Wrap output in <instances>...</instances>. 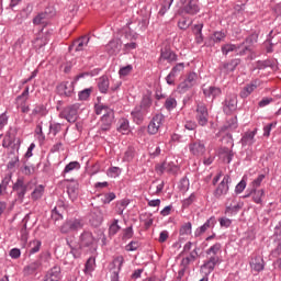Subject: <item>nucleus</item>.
<instances>
[{
    "instance_id": "obj_53",
    "label": "nucleus",
    "mask_w": 281,
    "mask_h": 281,
    "mask_svg": "<svg viewBox=\"0 0 281 281\" xmlns=\"http://www.w3.org/2000/svg\"><path fill=\"white\" fill-rule=\"evenodd\" d=\"M180 192H188L190 190V180L188 178H182L179 182Z\"/></svg>"
},
{
    "instance_id": "obj_29",
    "label": "nucleus",
    "mask_w": 281,
    "mask_h": 281,
    "mask_svg": "<svg viewBox=\"0 0 281 281\" xmlns=\"http://www.w3.org/2000/svg\"><path fill=\"white\" fill-rule=\"evenodd\" d=\"M27 221H30V215H25L23 218V227L20 231V239L23 243V245H27V240L30 238V232H27Z\"/></svg>"
},
{
    "instance_id": "obj_3",
    "label": "nucleus",
    "mask_w": 281,
    "mask_h": 281,
    "mask_svg": "<svg viewBox=\"0 0 281 281\" xmlns=\"http://www.w3.org/2000/svg\"><path fill=\"white\" fill-rule=\"evenodd\" d=\"M82 227H85V221L80 217H72L65 221L60 226V232L61 234H71L74 232H79Z\"/></svg>"
},
{
    "instance_id": "obj_54",
    "label": "nucleus",
    "mask_w": 281,
    "mask_h": 281,
    "mask_svg": "<svg viewBox=\"0 0 281 281\" xmlns=\"http://www.w3.org/2000/svg\"><path fill=\"white\" fill-rule=\"evenodd\" d=\"M181 236H190L192 234V223L188 222L187 224L182 225L180 228Z\"/></svg>"
},
{
    "instance_id": "obj_55",
    "label": "nucleus",
    "mask_w": 281,
    "mask_h": 281,
    "mask_svg": "<svg viewBox=\"0 0 281 281\" xmlns=\"http://www.w3.org/2000/svg\"><path fill=\"white\" fill-rule=\"evenodd\" d=\"M91 91H92L91 88H86V89L81 90L78 93L79 100H81V101L89 100V98H91Z\"/></svg>"
},
{
    "instance_id": "obj_28",
    "label": "nucleus",
    "mask_w": 281,
    "mask_h": 281,
    "mask_svg": "<svg viewBox=\"0 0 281 281\" xmlns=\"http://www.w3.org/2000/svg\"><path fill=\"white\" fill-rule=\"evenodd\" d=\"M131 115H132L135 124H142V122H144V117H146V115H148V114L146 112H144V110H142V108H139L137 105L131 112Z\"/></svg>"
},
{
    "instance_id": "obj_14",
    "label": "nucleus",
    "mask_w": 281,
    "mask_h": 281,
    "mask_svg": "<svg viewBox=\"0 0 281 281\" xmlns=\"http://www.w3.org/2000/svg\"><path fill=\"white\" fill-rule=\"evenodd\" d=\"M59 116L63 117L64 120H67V122H69L70 124H74V122L78 120V106L69 105L65 108L60 112Z\"/></svg>"
},
{
    "instance_id": "obj_6",
    "label": "nucleus",
    "mask_w": 281,
    "mask_h": 281,
    "mask_svg": "<svg viewBox=\"0 0 281 281\" xmlns=\"http://www.w3.org/2000/svg\"><path fill=\"white\" fill-rule=\"evenodd\" d=\"M195 120L199 126H207V122L210 121V112H207V106L204 103L196 105Z\"/></svg>"
},
{
    "instance_id": "obj_30",
    "label": "nucleus",
    "mask_w": 281,
    "mask_h": 281,
    "mask_svg": "<svg viewBox=\"0 0 281 281\" xmlns=\"http://www.w3.org/2000/svg\"><path fill=\"white\" fill-rule=\"evenodd\" d=\"M27 100H30V87L26 86L23 92L15 98L16 106H21L26 104Z\"/></svg>"
},
{
    "instance_id": "obj_11",
    "label": "nucleus",
    "mask_w": 281,
    "mask_h": 281,
    "mask_svg": "<svg viewBox=\"0 0 281 281\" xmlns=\"http://www.w3.org/2000/svg\"><path fill=\"white\" fill-rule=\"evenodd\" d=\"M229 183H232V177L229 175L224 176L213 193L215 199H221V196H225L229 192Z\"/></svg>"
},
{
    "instance_id": "obj_16",
    "label": "nucleus",
    "mask_w": 281,
    "mask_h": 281,
    "mask_svg": "<svg viewBox=\"0 0 281 281\" xmlns=\"http://www.w3.org/2000/svg\"><path fill=\"white\" fill-rule=\"evenodd\" d=\"M159 60L160 63L166 60L169 65H172L179 60V55H177V53H175L170 47H165L160 50Z\"/></svg>"
},
{
    "instance_id": "obj_63",
    "label": "nucleus",
    "mask_w": 281,
    "mask_h": 281,
    "mask_svg": "<svg viewBox=\"0 0 281 281\" xmlns=\"http://www.w3.org/2000/svg\"><path fill=\"white\" fill-rule=\"evenodd\" d=\"M34 25H45V13H40L33 19Z\"/></svg>"
},
{
    "instance_id": "obj_27",
    "label": "nucleus",
    "mask_w": 281,
    "mask_h": 281,
    "mask_svg": "<svg viewBox=\"0 0 281 281\" xmlns=\"http://www.w3.org/2000/svg\"><path fill=\"white\" fill-rule=\"evenodd\" d=\"M238 65H240V60L239 59H232L228 63H224L221 67V71L223 74H232L234 71H236V67H238Z\"/></svg>"
},
{
    "instance_id": "obj_5",
    "label": "nucleus",
    "mask_w": 281,
    "mask_h": 281,
    "mask_svg": "<svg viewBox=\"0 0 281 281\" xmlns=\"http://www.w3.org/2000/svg\"><path fill=\"white\" fill-rule=\"evenodd\" d=\"M243 210V202L238 201L235 196L226 200L224 214L227 216H236Z\"/></svg>"
},
{
    "instance_id": "obj_49",
    "label": "nucleus",
    "mask_w": 281,
    "mask_h": 281,
    "mask_svg": "<svg viewBox=\"0 0 281 281\" xmlns=\"http://www.w3.org/2000/svg\"><path fill=\"white\" fill-rule=\"evenodd\" d=\"M227 37V34L223 31H216L213 33L212 40L214 43H223L225 38Z\"/></svg>"
},
{
    "instance_id": "obj_40",
    "label": "nucleus",
    "mask_w": 281,
    "mask_h": 281,
    "mask_svg": "<svg viewBox=\"0 0 281 281\" xmlns=\"http://www.w3.org/2000/svg\"><path fill=\"white\" fill-rule=\"evenodd\" d=\"M117 131L119 133H122V135H128V133H131V126H130L128 120L122 119L120 121Z\"/></svg>"
},
{
    "instance_id": "obj_57",
    "label": "nucleus",
    "mask_w": 281,
    "mask_h": 281,
    "mask_svg": "<svg viewBox=\"0 0 281 281\" xmlns=\"http://www.w3.org/2000/svg\"><path fill=\"white\" fill-rule=\"evenodd\" d=\"M132 71H133V66L132 65H127V66L122 67L119 70V76L121 78H126V76H128V74H131Z\"/></svg>"
},
{
    "instance_id": "obj_12",
    "label": "nucleus",
    "mask_w": 281,
    "mask_h": 281,
    "mask_svg": "<svg viewBox=\"0 0 281 281\" xmlns=\"http://www.w3.org/2000/svg\"><path fill=\"white\" fill-rule=\"evenodd\" d=\"M237 108H238V99L236 94L226 95L223 102L224 113H226V115H231V113H234V111H236Z\"/></svg>"
},
{
    "instance_id": "obj_33",
    "label": "nucleus",
    "mask_w": 281,
    "mask_h": 281,
    "mask_svg": "<svg viewBox=\"0 0 281 281\" xmlns=\"http://www.w3.org/2000/svg\"><path fill=\"white\" fill-rule=\"evenodd\" d=\"M89 45V36H82L79 40H76L72 44V47H75L76 52H82L85 47Z\"/></svg>"
},
{
    "instance_id": "obj_15",
    "label": "nucleus",
    "mask_w": 281,
    "mask_h": 281,
    "mask_svg": "<svg viewBox=\"0 0 281 281\" xmlns=\"http://www.w3.org/2000/svg\"><path fill=\"white\" fill-rule=\"evenodd\" d=\"M260 85H262V81H260V79H255V80L250 81L239 92L240 98L243 100L249 98L254 93V91H256V89H258V87H260Z\"/></svg>"
},
{
    "instance_id": "obj_10",
    "label": "nucleus",
    "mask_w": 281,
    "mask_h": 281,
    "mask_svg": "<svg viewBox=\"0 0 281 281\" xmlns=\"http://www.w3.org/2000/svg\"><path fill=\"white\" fill-rule=\"evenodd\" d=\"M184 69H186V64L184 63L176 64L171 68L170 72L167 75V77L165 78L167 85H169L170 87H175L177 76H179V74L183 72Z\"/></svg>"
},
{
    "instance_id": "obj_45",
    "label": "nucleus",
    "mask_w": 281,
    "mask_h": 281,
    "mask_svg": "<svg viewBox=\"0 0 281 281\" xmlns=\"http://www.w3.org/2000/svg\"><path fill=\"white\" fill-rule=\"evenodd\" d=\"M254 193H252V201L254 203H257L258 205H260V203H262V196H265V190L260 189V190H256L252 189Z\"/></svg>"
},
{
    "instance_id": "obj_38",
    "label": "nucleus",
    "mask_w": 281,
    "mask_h": 281,
    "mask_svg": "<svg viewBox=\"0 0 281 281\" xmlns=\"http://www.w3.org/2000/svg\"><path fill=\"white\" fill-rule=\"evenodd\" d=\"M74 170H80V162L70 161L68 165H66L61 175H63V177H65L66 175H69V172H74Z\"/></svg>"
},
{
    "instance_id": "obj_32",
    "label": "nucleus",
    "mask_w": 281,
    "mask_h": 281,
    "mask_svg": "<svg viewBox=\"0 0 281 281\" xmlns=\"http://www.w3.org/2000/svg\"><path fill=\"white\" fill-rule=\"evenodd\" d=\"M150 106H153V99H150V95H148V94L143 95V99H142L138 108L143 112H146L148 114V113H150Z\"/></svg>"
},
{
    "instance_id": "obj_52",
    "label": "nucleus",
    "mask_w": 281,
    "mask_h": 281,
    "mask_svg": "<svg viewBox=\"0 0 281 281\" xmlns=\"http://www.w3.org/2000/svg\"><path fill=\"white\" fill-rule=\"evenodd\" d=\"M128 200H121L116 203V213L122 215L124 214V210L128 207Z\"/></svg>"
},
{
    "instance_id": "obj_51",
    "label": "nucleus",
    "mask_w": 281,
    "mask_h": 281,
    "mask_svg": "<svg viewBox=\"0 0 281 281\" xmlns=\"http://www.w3.org/2000/svg\"><path fill=\"white\" fill-rule=\"evenodd\" d=\"M133 159H135V149H133V147H128L124 153L123 161H127L130 164Z\"/></svg>"
},
{
    "instance_id": "obj_48",
    "label": "nucleus",
    "mask_w": 281,
    "mask_h": 281,
    "mask_svg": "<svg viewBox=\"0 0 281 281\" xmlns=\"http://www.w3.org/2000/svg\"><path fill=\"white\" fill-rule=\"evenodd\" d=\"M196 201V193H191L189 198L182 200V210H188Z\"/></svg>"
},
{
    "instance_id": "obj_18",
    "label": "nucleus",
    "mask_w": 281,
    "mask_h": 281,
    "mask_svg": "<svg viewBox=\"0 0 281 281\" xmlns=\"http://www.w3.org/2000/svg\"><path fill=\"white\" fill-rule=\"evenodd\" d=\"M74 82L72 81H64L57 86V92L59 95H65L66 98H71L74 95Z\"/></svg>"
},
{
    "instance_id": "obj_35",
    "label": "nucleus",
    "mask_w": 281,
    "mask_h": 281,
    "mask_svg": "<svg viewBox=\"0 0 281 281\" xmlns=\"http://www.w3.org/2000/svg\"><path fill=\"white\" fill-rule=\"evenodd\" d=\"M243 47L241 45H237V44H224L222 46V54L224 56H227V54H232V52H235V54H237L238 49H240Z\"/></svg>"
},
{
    "instance_id": "obj_2",
    "label": "nucleus",
    "mask_w": 281,
    "mask_h": 281,
    "mask_svg": "<svg viewBox=\"0 0 281 281\" xmlns=\"http://www.w3.org/2000/svg\"><path fill=\"white\" fill-rule=\"evenodd\" d=\"M94 111L97 115H102L99 127L100 135L111 131V126H113V122L115 120V111H113V109H111L109 105L104 104L94 105Z\"/></svg>"
},
{
    "instance_id": "obj_23",
    "label": "nucleus",
    "mask_w": 281,
    "mask_h": 281,
    "mask_svg": "<svg viewBox=\"0 0 281 281\" xmlns=\"http://www.w3.org/2000/svg\"><path fill=\"white\" fill-rule=\"evenodd\" d=\"M250 269L251 271H255L256 273H260V271H265V259L262 257L255 255L250 262Z\"/></svg>"
},
{
    "instance_id": "obj_42",
    "label": "nucleus",
    "mask_w": 281,
    "mask_h": 281,
    "mask_svg": "<svg viewBox=\"0 0 281 281\" xmlns=\"http://www.w3.org/2000/svg\"><path fill=\"white\" fill-rule=\"evenodd\" d=\"M63 212H65V207H63V206H55L52 210V218H53V221H63Z\"/></svg>"
},
{
    "instance_id": "obj_9",
    "label": "nucleus",
    "mask_w": 281,
    "mask_h": 281,
    "mask_svg": "<svg viewBox=\"0 0 281 281\" xmlns=\"http://www.w3.org/2000/svg\"><path fill=\"white\" fill-rule=\"evenodd\" d=\"M196 80H199V75H196V72H190L186 80L178 85V91L180 93H187V91H190V89L196 85Z\"/></svg>"
},
{
    "instance_id": "obj_43",
    "label": "nucleus",
    "mask_w": 281,
    "mask_h": 281,
    "mask_svg": "<svg viewBox=\"0 0 281 281\" xmlns=\"http://www.w3.org/2000/svg\"><path fill=\"white\" fill-rule=\"evenodd\" d=\"M94 269H95V258L90 257L86 261L83 271H85L86 274H89V273H93Z\"/></svg>"
},
{
    "instance_id": "obj_1",
    "label": "nucleus",
    "mask_w": 281,
    "mask_h": 281,
    "mask_svg": "<svg viewBox=\"0 0 281 281\" xmlns=\"http://www.w3.org/2000/svg\"><path fill=\"white\" fill-rule=\"evenodd\" d=\"M67 245L71 249L70 254H72L74 258H80V249H88V251H97L98 249V239L93 236V233L90 231H83L79 235L78 245H76L72 240L67 239Z\"/></svg>"
},
{
    "instance_id": "obj_8",
    "label": "nucleus",
    "mask_w": 281,
    "mask_h": 281,
    "mask_svg": "<svg viewBox=\"0 0 281 281\" xmlns=\"http://www.w3.org/2000/svg\"><path fill=\"white\" fill-rule=\"evenodd\" d=\"M166 116L164 114H156L147 126V133L149 135H157L161 126H164Z\"/></svg>"
},
{
    "instance_id": "obj_56",
    "label": "nucleus",
    "mask_w": 281,
    "mask_h": 281,
    "mask_svg": "<svg viewBox=\"0 0 281 281\" xmlns=\"http://www.w3.org/2000/svg\"><path fill=\"white\" fill-rule=\"evenodd\" d=\"M119 175H122V169H120V167H111L108 169V177L115 179Z\"/></svg>"
},
{
    "instance_id": "obj_31",
    "label": "nucleus",
    "mask_w": 281,
    "mask_h": 281,
    "mask_svg": "<svg viewBox=\"0 0 281 281\" xmlns=\"http://www.w3.org/2000/svg\"><path fill=\"white\" fill-rule=\"evenodd\" d=\"M111 85V81H109V77L102 76L98 80V89L100 93H109V87Z\"/></svg>"
},
{
    "instance_id": "obj_17",
    "label": "nucleus",
    "mask_w": 281,
    "mask_h": 281,
    "mask_svg": "<svg viewBox=\"0 0 281 281\" xmlns=\"http://www.w3.org/2000/svg\"><path fill=\"white\" fill-rule=\"evenodd\" d=\"M63 280V271L59 266L50 268L44 276L42 281H60Z\"/></svg>"
},
{
    "instance_id": "obj_59",
    "label": "nucleus",
    "mask_w": 281,
    "mask_h": 281,
    "mask_svg": "<svg viewBox=\"0 0 281 281\" xmlns=\"http://www.w3.org/2000/svg\"><path fill=\"white\" fill-rule=\"evenodd\" d=\"M115 199H116L115 193L110 192V193H105L101 199V201L102 203H104V205H108L109 203H111V201H115Z\"/></svg>"
},
{
    "instance_id": "obj_34",
    "label": "nucleus",
    "mask_w": 281,
    "mask_h": 281,
    "mask_svg": "<svg viewBox=\"0 0 281 281\" xmlns=\"http://www.w3.org/2000/svg\"><path fill=\"white\" fill-rule=\"evenodd\" d=\"M10 181H12V173L4 176L0 183V196H5L8 194V186H10Z\"/></svg>"
},
{
    "instance_id": "obj_24",
    "label": "nucleus",
    "mask_w": 281,
    "mask_h": 281,
    "mask_svg": "<svg viewBox=\"0 0 281 281\" xmlns=\"http://www.w3.org/2000/svg\"><path fill=\"white\" fill-rule=\"evenodd\" d=\"M45 29H42V34H45L42 37H37L33 41V45L35 47H38V49H41V47H45V45H47L49 43V38L52 37V34L54 31H45Z\"/></svg>"
},
{
    "instance_id": "obj_60",
    "label": "nucleus",
    "mask_w": 281,
    "mask_h": 281,
    "mask_svg": "<svg viewBox=\"0 0 281 281\" xmlns=\"http://www.w3.org/2000/svg\"><path fill=\"white\" fill-rule=\"evenodd\" d=\"M126 251H137L139 249V241L132 240L125 246Z\"/></svg>"
},
{
    "instance_id": "obj_46",
    "label": "nucleus",
    "mask_w": 281,
    "mask_h": 281,
    "mask_svg": "<svg viewBox=\"0 0 281 281\" xmlns=\"http://www.w3.org/2000/svg\"><path fill=\"white\" fill-rule=\"evenodd\" d=\"M41 245H43V244L38 239H34V240L30 241V244H29L30 254H38V251H41Z\"/></svg>"
},
{
    "instance_id": "obj_44",
    "label": "nucleus",
    "mask_w": 281,
    "mask_h": 281,
    "mask_svg": "<svg viewBox=\"0 0 281 281\" xmlns=\"http://www.w3.org/2000/svg\"><path fill=\"white\" fill-rule=\"evenodd\" d=\"M34 117H36V115H47V108H45V105L43 104H38L35 105V108L32 110V114Z\"/></svg>"
},
{
    "instance_id": "obj_13",
    "label": "nucleus",
    "mask_w": 281,
    "mask_h": 281,
    "mask_svg": "<svg viewBox=\"0 0 281 281\" xmlns=\"http://www.w3.org/2000/svg\"><path fill=\"white\" fill-rule=\"evenodd\" d=\"M124 265V257L119 256L113 259L111 263V281H120V272L122 271V266Z\"/></svg>"
},
{
    "instance_id": "obj_37",
    "label": "nucleus",
    "mask_w": 281,
    "mask_h": 281,
    "mask_svg": "<svg viewBox=\"0 0 281 281\" xmlns=\"http://www.w3.org/2000/svg\"><path fill=\"white\" fill-rule=\"evenodd\" d=\"M120 229H122V226H120V220L114 218L109 225V236H115Z\"/></svg>"
},
{
    "instance_id": "obj_64",
    "label": "nucleus",
    "mask_w": 281,
    "mask_h": 281,
    "mask_svg": "<svg viewBox=\"0 0 281 281\" xmlns=\"http://www.w3.org/2000/svg\"><path fill=\"white\" fill-rule=\"evenodd\" d=\"M220 225L221 227H225L226 229L228 227H232V220H229L228 217H220Z\"/></svg>"
},
{
    "instance_id": "obj_4",
    "label": "nucleus",
    "mask_w": 281,
    "mask_h": 281,
    "mask_svg": "<svg viewBox=\"0 0 281 281\" xmlns=\"http://www.w3.org/2000/svg\"><path fill=\"white\" fill-rule=\"evenodd\" d=\"M188 149L192 157H203L205 155L207 148L205 147V140L202 139H193L188 144Z\"/></svg>"
},
{
    "instance_id": "obj_26",
    "label": "nucleus",
    "mask_w": 281,
    "mask_h": 281,
    "mask_svg": "<svg viewBox=\"0 0 281 281\" xmlns=\"http://www.w3.org/2000/svg\"><path fill=\"white\" fill-rule=\"evenodd\" d=\"M41 269V261H33L23 268L24 276H36Z\"/></svg>"
},
{
    "instance_id": "obj_58",
    "label": "nucleus",
    "mask_w": 281,
    "mask_h": 281,
    "mask_svg": "<svg viewBox=\"0 0 281 281\" xmlns=\"http://www.w3.org/2000/svg\"><path fill=\"white\" fill-rule=\"evenodd\" d=\"M246 188H247V181H245V179H241L239 183L235 187V193L243 194Z\"/></svg>"
},
{
    "instance_id": "obj_19",
    "label": "nucleus",
    "mask_w": 281,
    "mask_h": 281,
    "mask_svg": "<svg viewBox=\"0 0 281 281\" xmlns=\"http://www.w3.org/2000/svg\"><path fill=\"white\" fill-rule=\"evenodd\" d=\"M105 52L109 56H117L122 52V40H112L105 45Z\"/></svg>"
},
{
    "instance_id": "obj_36",
    "label": "nucleus",
    "mask_w": 281,
    "mask_h": 281,
    "mask_svg": "<svg viewBox=\"0 0 281 281\" xmlns=\"http://www.w3.org/2000/svg\"><path fill=\"white\" fill-rule=\"evenodd\" d=\"M43 194H45V187L43 184H38L31 193V199L33 201H38V199H43Z\"/></svg>"
},
{
    "instance_id": "obj_47",
    "label": "nucleus",
    "mask_w": 281,
    "mask_h": 281,
    "mask_svg": "<svg viewBox=\"0 0 281 281\" xmlns=\"http://www.w3.org/2000/svg\"><path fill=\"white\" fill-rule=\"evenodd\" d=\"M63 131V125L60 123H50L49 124V134L53 137H56L58 133Z\"/></svg>"
},
{
    "instance_id": "obj_62",
    "label": "nucleus",
    "mask_w": 281,
    "mask_h": 281,
    "mask_svg": "<svg viewBox=\"0 0 281 281\" xmlns=\"http://www.w3.org/2000/svg\"><path fill=\"white\" fill-rule=\"evenodd\" d=\"M35 133L37 135V140L40 142V144H43L45 142V134L43 133V126L37 125Z\"/></svg>"
},
{
    "instance_id": "obj_25",
    "label": "nucleus",
    "mask_w": 281,
    "mask_h": 281,
    "mask_svg": "<svg viewBox=\"0 0 281 281\" xmlns=\"http://www.w3.org/2000/svg\"><path fill=\"white\" fill-rule=\"evenodd\" d=\"M257 133L258 130L256 128L254 131L246 132L240 139L241 146H254V144H256Z\"/></svg>"
},
{
    "instance_id": "obj_39",
    "label": "nucleus",
    "mask_w": 281,
    "mask_h": 281,
    "mask_svg": "<svg viewBox=\"0 0 281 281\" xmlns=\"http://www.w3.org/2000/svg\"><path fill=\"white\" fill-rule=\"evenodd\" d=\"M172 3H175V0H162L160 3V9L158 11V14L160 16H164L168 10L172 7Z\"/></svg>"
},
{
    "instance_id": "obj_22",
    "label": "nucleus",
    "mask_w": 281,
    "mask_h": 281,
    "mask_svg": "<svg viewBox=\"0 0 281 281\" xmlns=\"http://www.w3.org/2000/svg\"><path fill=\"white\" fill-rule=\"evenodd\" d=\"M13 192H16L19 199H25V194L27 193V184H25L23 178H18L13 184Z\"/></svg>"
},
{
    "instance_id": "obj_50",
    "label": "nucleus",
    "mask_w": 281,
    "mask_h": 281,
    "mask_svg": "<svg viewBox=\"0 0 281 281\" xmlns=\"http://www.w3.org/2000/svg\"><path fill=\"white\" fill-rule=\"evenodd\" d=\"M221 243H215L206 250V256H218L217 254L221 251Z\"/></svg>"
},
{
    "instance_id": "obj_7",
    "label": "nucleus",
    "mask_w": 281,
    "mask_h": 281,
    "mask_svg": "<svg viewBox=\"0 0 281 281\" xmlns=\"http://www.w3.org/2000/svg\"><path fill=\"white\" fill-rule=\"evenodd\" d=\"M221 262V257L218 256H211L209 259H206L203 265L200 267L201 273L207 278L214 269H216V266Z\"/></svg>"
},
{
    "instance_id": "obj_20",
    "label": "nucleus",
    "mask_w": 281,
    "mask_h": 281,
    "mask_svg": "<svg viewBox=\"0 0 281 281\" xmlns=\"http://www.w3.org/2000/svg\"><path fill=\"white\" fill-rule=\"evenodd\" d=\"M203 94L204 98H206L207 100H212V102H214L216 98H221V95H223V90L216 86H210L203 89Z\"/></svg>"
},
{
    "instance_id": "obj_61",
    "label": "nucleus",
    "mask_w": 281,
    "mask_h": 281,
    "mask_svg": "<svg viewBox=\"0 0 281 281\" xmlns=\"http://www.w3.org/2000/svg\"><path fill=\"white\" fill-rule=\"evenodd\" d=\"M237 45H243V47H240L237 50V56H245V55L249 54V52H251V48L248 45H245V42H243L241 44H237Z\"/></svg>"
},
{
    "instance_id": "obj_21",
    "label": "nucleus",
    "mask_w": 281,
    "mask_h": 281,
    "mask_svg": "<svg viewBox=\"0 0 281 281\" xmlns=\"http://www.w3.org/2000/svg\"><path fill=\"white\" fill-rule=\"evenodd\" d=\"M182 11L184 14H190L194 16V14H199L201 12V7H199V0H189L187 4L183 5Z\"/></svg>"
},
{
    "instance_id": "obj_41",
    "label": "nucleus",
    "mask_w": 281,
    "mask_h": 281,
    "mask_svg": "<svg viewBox=\"0 0 281 281\" xmlns=\"http://www.w3.org/2000/svg\"><path fill=\"white\" fill-rule=\"evenodd\" d=\"M164 106L168 111H175V109H177V99L175 97H172V95L168 97L165 100Z\"/></svg>"
}]
</instances>
